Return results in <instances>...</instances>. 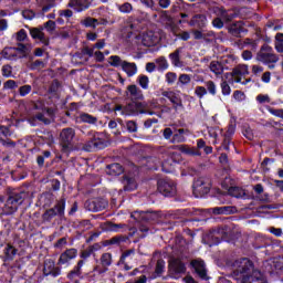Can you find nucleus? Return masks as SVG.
Instances as JSON below:
<instances>
[{"label": "nucleus", "instance_id": "obj_1", "mask_svg": "<svg viewBox=\"0 0 283 283\" xmlns=\"http://www.w3.org/2000/svg\"><path fill=\"white\" fill-rule=\"evenodd\" d=\"M232 277L240 283H269L266 276L255 270L253 261L243 258L233 262Z\"/></svg>", "mask_w": 283, "mask_h": 283}, {"label": "nucleus", "instance_id": "obj_2", "mask_svg": "<svg viewBox=\"0 0 283 283\" xmlns=\"http://www.w3.org/2000/svg\"><path fill=\"white\" fill-rule=\"evenodd\" d=\"M256 61L268 65L269 70H275V63L280 61V57L273 52V48L264 44L256 54Z\"/></svg>", "mask_w": 283, "mask_h": 283}, {"label": "nucleus", "instance_id": "obj_3", "mask_svg": "<svg viewBox=\"0 0 283 283\" xmlns=\"http://www.w3.org/2000/svg\"><path fill=\"white\" fill-rule=\"evenodd\" d=\"M74 136H76V132L73 128H63L61 130L60 145L64 154L72 151V142L74 140Z\"/></svg>", "mask_w": 283, "mask_h": 283}, {"label": "nucleus", "instance_id": "obj_4", "mask_svg": "<svg viewBox=\"0 0 283 283\" xmlns=\"http://www.w3.org/2000/svg\"><path fill=\"white\" fill-rule=\"evenodd\" d=\"M56 216H59L60 218H63V216H65V199H61L60 201H57L55 203V208L46 210L43 213L42 219L44 220V222H50V220L56 218Z\"/></svg>", "mask_w": 283, "mask_h": 283}, {"label": "nucleus", "instance_id": "obj_5", "mask_svg": "<svg viewBox=\"0 0 283 283\" xmlns=\"http://www.w3.org/2000/svg\"><path fill=\"white\" fill-rule=\"evenodd\" d=\"M123 114H125L126 116L147 114V104L138 101H132L126 106H124Z\"/></svg>", "mask_w": 283, "mask_h": 283}, {"label": "nucleus", "instance_id": "obj_6", "mask_svg": "<svg viewBox=\"0 0 283 283\" xmlns=\"http://www.w3.org/2000/svg\"><path fill=\"white\" fill-rule=\"evenodd\" d=\"M134 262H136V251L127 250L123 252L117 265L123 266L124 271H132L134 269Z\"/></svg>", "mask_w": 283, "mask_h": 283}, {"label": "nucleus", "instance_id": "obj_7", "mask_svg": "<svg viewBox=\"0 0 283 283\" xmlns=\"http://www.w3.org/2000/svg\"><path fill=\"white\" fill-rule=\"evenodd\" d=\"M112 253H103L99 258V265H95L93 271L95 273H98V275H103V273H107V271H109V265L112 264Z\"/></svg>", "mask_w": 283, "mask_h": 283}, {"label": "nucleus", "instance_id": "obj_8", "mask_svg": "<svg viewBox=\"0 0 283 283\" xmlns=\"http://www.w3.org/2000/svg\"><path fill=\"white\" fill-rule=\"evenodd\" d=\"M211 189V181L209 179L200 177L193 182V192L199 193V196L207 195Z\"/></svg>", "mask_w": 283, "mask_h": 283}, {"label": "nucleus", "instance_id": "obj_9", "mask_svg": "<svg viewBox=\"0 0 283 283\" xmlns=\"http://www.w3.org/2000/svg\"><path fill=\"white\" fill-rule=\"evenodd\" d=\"M158 191L166 197L176 196V184H174V181L161 179L158 181Z\"/></svg>", "mask_w": 283, "mask_h": 283}, {"label": "nucleus", "instance_id": "obj_10", "mask_svg": "<svg viewBox=\"0 0 283 283\" xmlns=\"http://www.w3.org/2000/svg\"><path fill=\"white\" fill-rule=\"evenodd\" d=\"M249 74V65L239 64L229 74L232 77V83H242V76Z\"/></svg>", "mask_w": 283, "mask_h": 283}, {"label": "nucleus", "instance_id": "obj_11", "mask_svg": "<svg viewBox=\"0 0 283 283\" xmlns=\"http://www.w3.org/2000/svg\"><path fill=\"white\" fill-rule=\"evenodd\" d=\"M159 41H160V36L158 35V33H156L154 31H147L146 33H143V35H142V43L146 48H151V46L158 44Z\"/></svg>", "mask_w": 283, "mask_h": 283}, {"label": "nucleus", "instance_id": "obj_12", "mask_svg": "<svg viewBox=\"0 0 283 283\" xmlns=\"http://www.w3.org/2000/svg\"><path fill=\"white\" fill-rule=\"evenodd\" d=\"M126 96L129 98V101H143L145 98L143 90H140V87H138L136 84L127 86Z\"/></svg>", "mask_w": 283, "mask_h": 283}, {"label": "nucleus", "instance_id": "obj_13", "mask_svg": "<svg viewBox=\"0 0 283 283\" xmlns=\"http://www.w3.org/2000/svg\"><path fill=\"white\" fill-rule=\"evenodd\" d=\"M192 269H195L197 275L201 279V280H208L207 276V268L205 265V261L200 260V259H196L192 260L190 262Z\"/></svg>", "mask_w": 283, "mask_h": 283}, {"label": "nucleus", "instance_id": "obj_14", "mask_svg": "<svg viewBox=\"0 0 283 283\" xmlns=\"http://www.w3.org/2000/svg\"><path fill=\"white\" fill-rule=\"evenodd\" d=\"M90 6H92L90 0H69L67 3V7L73 8L75 12H85V10H88Z\"/></svg>", "mask_w": 283, "mask_h": 283}, {"label": "nucleus", "instance_id": "obj_15", "mask_svg": "<svg viewBox=\"0 0 283 283\" xmlns=\"http://www.w3.org/2000/svg\"><path fill=\"white\" fill-rule=\"evenodd\" d=\"M78 255V250L71 248L67 249L65 252H63L57 264L63 265V264H70L71 260H74Z\"/></svg>", "mask_w": 283, "mask_h": 283}, {"label": "nucleus", "instance_id": "obj_16", "mask_svg": "<svg viewBox=\"0 0 283 283\" xmlns=\"http://www.w3.org/2000/svg\"><path fill=\"white\" fill-rule=\"evenodd\" d=\"M19 205H23V195L21 193L10 196L7 200V207L11 210V213L19 209Z\"/></svg>", "mask_w": 283, "mask_h": 283}, {"label": "nucleus", "instance_id": "obj_17", "mask_svg": "<svg viewBox=\"0 0 283 283\" xmlns=\"http://www.w3.org/2000/svg\"><path fill=\"white\" fill-rule=\"evenodd\" d=\"M43 273L44 275H52V277H59V275H61V268H55V264L52 260H46L44 262Z\"/></svg>", "mask_w": 283, "mask_h": 283}, {"label": "nucleus", "instance_id": "obj_18", "mask_svg": "<svg viewBox=\"0 0 283 283\" xmlns=\"http://www.w3.org/2000/svg\"><path fill=\"white\" fill-rule=\"evenodd\" d=\"M169 270L172 273H176L178 275L187 272V266H185V263L180 259H172L169 262Z\"/></svg>", "mask_w": 283, "mask_h": 283}, {"label": "nucleus", "instance_id": "obj_19", "mask_svg": "<svg viewBox=\"0 0 283 283\" xmlns=\"http://www.w3.org/2000/svg\"><path fill=\"white\" fill-rule=\"evenodd\" d=\"M88 211H103L107 208V201L105 199H95L86 203Z\"/></svg>", "mask_w": 283, "mask_h": 283}, {"label": "nucleus", "instance_id": "obj_20", "mask_svg": "<svg viewBox=\"0 0 283 283\" xmlns=\"http://www.w3.org/2000/svg\"><path fill=\"white\" fill-rule=\"evenodd\" d=\"M30 34H31L32 39H36L44 45H50V39L48 36H45V33H43V28H41V29L33 28L30 30Z\"/></svg>", "mask_w": 283, "mask_h": 283}, {"label": "nucleus", "instance_id": "obj_21", "mask_svg": "<svg viewBox=\"0 0 283 283\" xmlns=\"http://www.w3.org/2000/svg\"><path fill=\"white\" fill-rule=\"evenodd\" d=\"M27 52L28 51V46H25L24 44H19L17 49L14 48H6L2 51V54L4 56V59H13V56H15V52Z\"/></svg>", "mask_w": 283, "mask_h": 283}, {"label": "nucleus", "instance_id": "obj_22", "mask_svg": "<svg viewBox=\"0 0 283 283\" xmlns=\"http://www.w3.org/2000/svg\"><path fill=\"white\" fill-rule=\"evenodd\" d=\"M187 136H189V129L179 128L172 135L171 143H185V140H187Z\"/></svg>", "mask_w": 283, "mask_h": 283}, {"label": "nucleus", "instance_id": "obj_23", "mask_svg": "<svg viewBox=\"0 0 283 283\" xmlns=\"http://www.w3.org/2000/svg\"><path fill=\"white\" fill-rule=\"evenodd\" d=\"M189 25L193 28H205V25H207V17L203 14H197L192 17V19L189 22Z\"/></svg>", "mask_w": 283, "mask_h": 283}, {"label": "nucleus", "instance_id": "obj_24", "mask_svg": "<svg viewBox=\"0 0 283 283\" xmlns=\"http://www.w3.org/2000/svg\"><path fill=\"white\" fill-rule=\"evenodd\" d=\"M122 70L127 74V76H134L138 72V66H136V63L123 61Z\"/></svg>", "mask_w": 283, "mask_h": 283}, {"label": "nucleus", "instance_id": "obj_25", "mask_svg": "<svg viewBox=\"0 0 283 283\" xmlns=\"http://www.w3.org/2000/svg\"><path fill=\"white\" fill-rule=\"evenodd\" d=\"M235 211H238L235 207H231V206L217 207L212 209V212L216 216H229L231 213H235Z\"/></svg>", "mask_w": 283, "mask_h": 283}, {"label": "nucleus", "instance_id": "obj_26", "mask_svg": "<svg viewBox=\"0 0 283 283\" xmlns=\"http://www.w3.org/2000/svg\"><path fill=\"white\" fill-rule=\"evenodd\" d=\"M161 95L165 96V98H169L172 105H179V106L182 105V101L180 99V96H178L177 93L174 91H164Z\"/></svg>", "mask_w": 283, "mask_h": 283}, {"label": "nucleus", "instance_id": "obj_27", "mask_svg": "<svg viewBox=\"0 0 283 283\" xmlns=\"http://www.w3.org/2000/svg\"><path fill=\"white\" fill-rule=\"evenodd\" d=\"M180 54H182V48H179L169 54V59L172 65H175V67H182V62L180 61Z\"/></svg>", "mask_w": 283, "mask_h": 283}, {"label": "nucleus", "instance_id": "obj_28", "mask_svg": "<svg viewBox=\"0 0 283 283\" xmlns=\"http://www.w3.org/2000/svg\"><path fill=\"white\" fill-rule=\"evenodd\" d=\"M81 25L84 28H92L93 30H96V27L98 25V19L86 17L83 20H81Z\"/></svg>", "mask_w": 283, "mask_h": 283}, {"label": "nucleus", "instance_id": "obj_29", "mask_svg": "<svg viewBox=\"0 0 283 283\" xmlns=\"http://www.w3.org/2000/svg\"><path fill=\"white\" fill-rule=\"evenodd\" d=\"M124 169L120 164H112L107 166V174L108 176H120L123 174Z\"/></svg>", "mask_w": 283, "mask_h": 283}, {"label": "nucleus", "instance_id": "obj_30", "mask_svg": "<svg viewBox=\"0 0 283 283\" xmlns=\"http://www.w3.org/2000/svg\"><path fill=\"white\" fill-rule=\"evenodd\" d=\"M229 32H230V34H232V36H240V34H242V32H244V28L242 27V22L232 23L229 27Z\"/></svg>", "mask_w": 283, "mask_h": 283}, {"label": "nucleus", "instance_id": "obj_31", "mask_svg": "<svg viewBox=\"0 0 283 283\" xmlns=\"http://www.w3.org/2000/svg\"><path fill=\"white\" fill-rule=\"evenodd\" d=\"M122 185H124V191H134L136 189V180L134 178L125 177L122 180Z\"/></svg>", "mask_w": 283, "mask_h": 283}, {"label": "nucleus", "instance_id": "obj_32", "mask_svg": "<svg viewBox=\"0 0 283 283\" xmlns=\"http://www.w3.org/2000/svg\"><path fill=\"white\" fill-rule=\"evenodd\" d=\"M222 187L226 188L229 196H232L233 198H241V196H243L244 193V191H242V189H240L239 187H229L224 186V184H222Z\"/></svg>", "mask_w": 283, "mask_h": 283}, {"label": "nucleus", "instance_id": "obj_33", "mask_svg": "<svg viewBox=\"0 0 283 283\" xmlns=\"http://www.w3.org/2000/svg\"><path fill=\"white\" fill-rule=\"evenodd\" d=\"M85 265V260H80L77 262V266H75L67 275V277L70 280H72V277L76 276V275H81V269H83V266Z\"/></svg>", "mask_w": 283, "mask_h": 283}, {"label": "nucleus", "instance_id": "obj_34", "mask_svg": "<svg viewBox=\"0 0 283 283\" xmlns=\"http://www.w3.org/2000/svg\"><path fill=\"white\" fill-rule=\"evenodd\" d=\"M210 70L216 74L217 76L222 74L224 72V69L222 67V64L218 61H212L210 63Z\"/></svg>", "mask_w": 283, "mask_h": 283}, {"label": "nucleus", "instance_id": "obj_35", "mask_svg": "<svg viewBox=\"0 0 283 283\" xmlns=\"http://www.w3.org/2000/svg\"><path fill=\"white\" fill-rule=\"evenodd\" d=\"M80 120L81 123H88V125H95L96 120L98 119L87 113H82L80 115Z\"/></svg>", "mask_w": 283, "mask_h": 283}, {"label": "nucleus", "instance_id": "obj_36", "mask_svg": "<svg viewBox=\"0 0 283 283\" xmlns=\"http://www.w3.org/2000/svg\"><path fill=\"white\" fill-rule=\"evenodd\" d=\"M4 255L7 260H14V255H17V249L11 244H8L4 249Z\"/></svg>", "mask_w": 283, "mask_h": 283}, {"label": "nucleus", "instance_id": "obj_37", "mask_svg": "<svg viewBox=\"0 0 283 283\" xmlns=\"http://www.w3.org/2000/svg\"><path fill=\"white\" fill-rule=\"evenodd\" d=\"M219 17L226 21V23H229L230 21H233V19H235V14L234 13H229V11L221 9Z\"/></svg>", "mask_w": 283, "mask_h": 283}, {"label": "nucleus", "instance_id": "obj_38", "mask_svg": "<svg viewBox=\"0 0 283 283\" xmlns=\"http://www.w3.org/2000/svg\"><path fill=\"white\" fill-rule=\"evenodd\" d=\"M137 83L140 85L142 90H149V77L147 75H139Z\"/></svg>", "mask_w": 283, "mask_h": 283}, {"label": "nucleus", "instance_id": "obj_39", "mask_svg": "<svg viewBox=\"0 0 283 283\" xmlns=\"http://www.w3.org/2000/svg\"><path fill=\"white\" fill-rule=\"evenodd\" d=\"M206 85V90L207 92H209V94H211V96H216V94H218V87L216 86V82L213 81H207L205 83Z\"/></svg>", "mask_w": 283, "mask_h": 283}, {"label": "nucleus", "instance_id": "obj_40", "mask_svg": "<svg viewBox=\"0 0 283 283\" xmlns=\"http://www.w3.org/2000/svg\"><path fill=\"white\" fill-rule=\"evenodd\" d=\"M130 218H134L137 220V222H140L143 220H149V213L135 211L130 214Z\"/></svg>", "mask_w": 283, "mask_h": 283}, {"label": "nucleus", "instance_id": "obj_41", "mask_svg": "<svg viewBox=\"0 0 283 283\" xmlns=\"http://www.w3.org/2000/svg\"><path fill=\"white\" fill-rule=\"evenodd\" d=\"M117 8H118L119 12H123L124 14H129V12H132V10H134V7L129 2L119 4V6H117Z\"/></svg>", "mask_w": 283, "mask_h": 283}, {"label": "nucleus", "instance_id": "obj_42", "mask_svg": "<svg viewBox=\"0 0 283 283\" xmlns=\"http://www.w3.org/2000/svg\"><path fill=\"white\" fill-rule=\"evenodd\" d=\"M156 63L159 70H167L169 67V62H167V59L165 56L156 59Z\"/></svg>", "mask_w": 283, "mask_h": 283}, {"label": "nucleus", "instance_id": "obj_43", "mask_svg": "<svg viewBox=\"0 0 283 283\" xmlns=\"http://www.w3.org/2000/svg\"><path fill=\"white\" fill-rule=\"evenodd\" d=\"M165 272V260L159 259L157 261L156 268H155V273L157 275H161Z\"/></svg>", "mask_w": 283, "mask_h": 283}, {"label": "nucleus", "instance_id": "obj_44", "mask_svg": "<svg viewBox=\"0 0 283 283\" xmlns=\"http://www.w3.org/2000/svg\"><path fill=\"white\" fill-rule=\"evenodd\" d=\"M195 94L199 98H205V96H207V87H205V86H196Z\"/></svg>", "mask_w": 283, "mask_h": 283}, {"label": "nucleus", "instance_id": "obj_45", "mask_svg": "<svg viewBox=\"0 0 283 283\" xmlns=\"http://www.w3.org/2000/svg\"><path fill=\"white\" fill-rule=\"evenodd\" d=\"M178 78V75L174 72L166 73V82L168 85H174Z\"/></svg>", "mask_w": 283, "mask_h": 283}, {"label": "nucleus", "instance_id": "obj_46", "mask_svg": "<svg viewBox=\"0 0 283 283\" xmlns=\"http://www.w3.org/2000/svg\"><path fill=\"white\" fill-rule=\"evenodd\" d=\"M213 235H217V242H220V240L227 238V232L223 228H219L218 230L213 231Z\"/></svg>", "mask_w": 283, "mask_h": 283}, {"label": "nucleus", "instance_id": "obj_47", "mask_svg": "<svg viewBox=\"0 0 283 283\" xmlns=\"http://www.w3.org/2000/svg\"><path fill=\"white\" fill-rule=\"evenodd\" d=\"M109 61H112V62H111V65H112L113 67H118V65H122V66H123V62H122V60H120V56H118V55H112V56L109 57Z\"/></svg>", "mask_w": 283, "mask_h": 283}, {"label": "nucleus", "instance_id": "obj_48", "mask_svg": "<svg viewBox=\"0 0 283 283\" xmlns=\"http://www.w3.org/2000/svg\"><path fill=\"white\" fill-rule=\"evenodd\" d=\"M28 39V33L25 32V29H21L15 33V40L17 41H25Z\"/></svg>", "mask_w": 283, "mask_h": 283}, {"label": "nucleus", "instance_id": "obj_49", "mask_svg": "<svg viewBox=\"0 0 283 283\" xmlns=\"http://www.w3.org/2000/svg\"><path fill=\"white\" fill-rule=\"evenodd\" d=\"M32 92L31 85H23L19 88L20 96H28Z\"/></svg>", "mask_w": 283, "mask_h": 283}, {"label": "nucleus", "instance_id": "obj_50", "mask_svg": "<svg viewBox=\"0 0 283 283\" xmlns=\"http://www.w3.org/2000/svg\"><path fill=\"white\" fill-rule=\"evenodd\" d=\"M2 76H4L6 78H10V76H12V66L10 65H3L2 66Z\"/></svg>", "mask_w": 283, "mask_h": 283}, {"label": "nucleus", "instance_id": "obj_51", "mask_svg": "<svg viewBox=\"0 0 283 283\" xmlns=\"http://www.w3.org/2000/svg\"><path fill=\"white\" fill-rule=\"evenodd\" d=\"M126 128L128 132L134 133L138 132V125L134 120H129L126 123Z\"/></svg>", "mask_w": 283, "mask_h": 283}, {"label": "nucleus", "instance_id": "obj_52", "mask_svg": "<svg viewBox=\"0 0 283 283\" xmlns=\"http://www.w3.org/2000/svg\"><path fill=\"white\" fill-rule=\"evenodd\" d=\"M179 83L181 85H189V83H191V76H189V74H181L179 76Z\"/></svg>", "mask_w": 283, "mask_h": 283}, {"label": "nucleus", "instance_id": "obj_53", "mask_svg": "<svg viewBox=\"0 0 283 283\" xmlns=\"http://www.w3.org/2000/svg\"><path fill=\"white\" fill-rule=\"evenodd\" d=\"M169 156L174 163H181L182 161V155L180 153L170 151Z\"/></svg>", "mask_w": 283, "mask_h": 283}, {"label": "nucleus", "instance_id": "obj_54", "mask_svg": "<svg viewBox=\"0 0 283 283\" xmlns=\"http://www.w3.org/2000/svg\"><path fill=\"white\" fill-rule=\"evenodd\" d=\"M45 67V63L43 61L36 60L35 62L31 63L30 69L31 70H43Z\"/></svg>", "mask_w": 283, "mask_h": 283}, {"label": "nucleus", "instance_id": "obj_55", "mask_svg": "<svg viewBox=\"0 0 283 283\" xmlns=\"http://www.w3.org/2000/svg\"><path fill=\"white\" fill-rule=\"evenodd\" d=\"M44 28L48 32H53L54 30H56V22L49 20L45 24Z\"/></svg>", "mask_w": 283, "mask_h": 283}, {"label": "nucleus", "instance_id": "obj_56", "mask_svg": "<svg viewBox=\"0 0 283 283\" xmlns=\"http://www.w3.org/2000/svg\"><path fill=\"white\" fill-rule=\"evenodd\" d=\"M221 92L223 96H229L231 94V86L227 82L221 83Z\"/></svg>", "mask_w": 283, "mask_h": 283}, {"label": "nucleus", "instance_id": "obj_57", "mask_svg": "<svg viewBox=\"0 0 283 283\" xmlns=\"http://www.w3.org/2000/svg\"><path fill=\"white\" fill-rule=\"evenodd\" d=\"M74 12L70 9L61 10L60 17H64V19H72Z\"/></svg>", "mask_w": 283, "mask_h": 283}, {"label": "nucleus", "instance_id": "obj_58", "mask_svg": "<svg viewBox=\"0 0 283 283\" xmlns=\"http://www.w3.org/2000/svg\"><path fill=\"white\" fill-rule=\"evenodd\" d=\"M270 114L272 116H277V118H283V108L275 109V108H269Z\"/></svg>", "mask_w": 283, "mask_h": 283}, {"label": "nucleus", "instance_id": "obj_59", "mask_svg": "<svg viewBox=\"0 0 283 283\" xmlns=\"http://www.w3.org/2000/svg\"><path fill=\"white\" fill-rule=\"evenodd\" d=\"M256 101L258 103H271V97H269V95H263V94H260L256 96Z\"/></svg>", "mask_w": 283, "mask_h": 283}, {"label": "nucleus", "instance_id": "obj_60", "mask_svg": "<svg viewBox=\"0 0 283 283\" xmlns=\"http://www.w3.org/2000/svg\"><path fill=\"white\" fill-rule=\"evenodd\" d=\"M80 227L84 231H90V229H92V222H90V220H83L80 222Z\"/></svg>", "mask_w": 283, "mask_h": 283}, {"label": "nucleus", "instance_id": "obj_61", "mask_svg": "<svg viewBox=\"0 0 283 283\" xmlns=\"http://www.w3.org/2000/svg\"><path fill=\"white\" fill-rule=\"evenodd\" d=\"M212 25H213V28H218L219 30H221V28H224V22L222 21L221 18H216L212 21Z\"/></svg>", "mask_w": 283, "mask_h": 283}, {"label": "nucleus", "instance_id": "obj_62", "mask_svg": "<svg viewBox=\"0 0 283 283\" xmlns=\"http://www.w3.org/2000/svg\"><path fill=\"white\" fill-rule=\"evenodd\" d=\"M66 244H67V239L66 238H62V239L56 241L54 247H55V249H63V247H65Z\"/></svg>", "mask_w": 283, "mask_h": 283}, {"label": "nucleus", "instance_id": "obj_63", "mask_svg": "<svg viewBox=\"0 0 283 283\" xmlns=\"http://www.w3.org/2000/svg\"><path fill=\"white\" fill-rule=\"evenodd\" d=\"M17 87V82L14 80H8L4 83V90H14Z\"/></svg>", "mask_w": 283, "mask_h": 283}, {"label": "nucleus", "instance_id": "obj_64", "mask_svg": "<svg viewBox=\"0 0 283 283\" xmlns=\"http://www.w3.org/2000/svg\"><path fill=\"white\" fill-rule=\"evenodd\" d=\"M93 56H95V60L98 62V63H103V61H105V54L101 51H96Z\"/></svg>", "mask_w": 283, "mask_h": 283}]
</instances>
